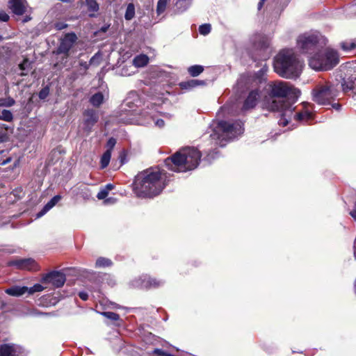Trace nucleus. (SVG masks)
<instances>
[{
  "label": "nucleus",
  "instance_id": "obj_1",
  "mask_svg": "<svg viewBox=\"0 0 356 356\" xmlns=\"http://www.w3.org/2000/svg\"><path fill=\"white\" fill-rule=\"evenodd\" d=\"M266 93L262 107L270 112L279 113L280 125L286 127L291 119L292 104L300 95V90L282 81H270L264 88Z\"/></svg>",
  "mask_w": 356,
  "mask_h": 356
},
{
  "label": "nucleus",
  "instance_id": "obj_2",
  "mask_svg": "<svg viewBox=\"0 0 356 356\" xmlns=\"http://www.w3.org/2000/svg\"><path fill=\"white\" fill-rule=\"evenodd\" d=\"M166 172L158 167H151L139 172L134 177L132 190L138 197L153 198L167 186Z\"/></svg>",
  "mask_w": 356,
  "mask_h": 356
},
{
  "label": "nucleus",
  "instance_id": "obj_3",
  "mask_svg": "<svg viewBox=\"0 0 356 356\" xmlns=\"http://www.w3.org/2000/svg\"><path fill=\"white\" fill-rule=\"evenodd\" d=\"M201 152L195 147H186L175 152L164 160L165 165L170 170L186 172L195 169L200 164Z\"/></svg>",
  "mask_w": 356,
  "mask_h": 356
},
{
  "label": "nucleus",
  "instance_id": "obj_4",
  "mask_svg": "<svg viewBox=\"0 0 356 356\" xmlns=\"http://www.w3.org/2000/svg\"><path fill=\"white\" fill-rule=\"evenodd\" d=\"M298 66L299 61L293 49H282L274 58V71L282 78L297 77L299 74Z\"/></svg>",
  "mask_w": 356,
  "mask_h": 356
},
{
  "label": "nucleus",
  "instance_id": "obj_5",
  "mask_svg": "<svg viewBox=\"0 0 356 356\" xmlns=\"http://www.w3.org/2000/svg\"><path fill=\"white\" fill-rule=\"evenodd\" d=\"M338 63V53L328 48L318 50L309 60V66L315 70H330Z\"/></svg>",
  "mask_w": 356,
  "mask_h": 356
},
{
  "label": "nucleus",
  "instance_id": "obj_6",
  "mask_svg": "<svg viewBox=\"0 0 356 356\" xmlns=\"http://www.w3.org/2000/svg\"><path fill=\"white\" fill-rule=\"evenodd\" d=\"M336 93L330 83L317 84L312 90V99L319 105H328L334 100Z\"/></svg>",
  "mask_w": 356,
  "mask_h": 356
},
{
  "label": "nucleus",
  "instance_id": "obj_7",
  "mask_svg": "<svg viewBox=\"0 0 356 356\" xmlns=\"http://www.w3.org/2000/svg\"><path fill=\"white\" fill-rule=\"evenodd\" d=\"M298 45L300 48L302 53L312 54L315 51H318L319 39L315 35H302L297 40Z\"/></svg>",
  "mask_w": 356,
  "mask_h": 356
},
{
  "label": "nucleus",
  "instance_id": "obj_8",
  "mask_svg": "<svg viewBox=\"0 0 356 356\" xmlns=\"http://www.w3.org/2000/svg\"><path fill=\"white\" fill-rule=\"evenodd\" d=\"M7 265L20 270L36 272L40 269L39 264L33 258H17L8 261Z\"/></svg>",
  "mask_w": 356,
  "mask_h": 356
},
{
  "label": "nucleus",
  "instance_id": "obj_9",
  "mask_svg": "<svg viewBox=\"0 0 356 356\" xmlns=\"http://www.w3.org/2000/svg\"><path fill=\"white\" fill-rule=\"evenodd\" d=\"M76 40L77 36L74 32L65 34L64 37L61 38L55 53L57 55L63 54L64 58H68L70 55V51L76 43Z\"/></svg>",
  "mask_w": 356,
  "mask_h": 356
},
{
  "label": "nucleus",
  "instance_id": "obj_10",
  "mask_svg": "<svg viewBox=\"0 0 356 356\" xmlns=\"http://www.w3.org/2000/svg\"><path fill=\"white\" fill-rule=\"evenodd\" d=\"M256 52L253 56L254 61L267 60L270 57V42L266 38H261L255 43Z\"/></svg>",
  "mask_w": 356,
  "mask_h": 356
},
{
  "label": "nucleus",
  "instance_id": "obj_11",
  "mask_svg": "<svg viewBox=\"0 0 356 356\" xmlns=\"http://www.w3.org/2000/svg\"><path fill=\"white\" fill-rule=\"evenodd\" d=\"M66 281L65 275L57 270H52L43 275L40 282L42 284H51L54 288L63 286Z\"/></svg>",
  "mask_w": 356,
  "mask_h": 356
},
{
  "label": "nucleus",
  "instance_id": "obj_12",
  "mask_svg": "<svg viewBox=\"0 0 356 356\" xmlns=\"http://www.w3.org/2000/svg\"><path fill=\"white\" fill-rule=\"evenodd\" d=\"M243 124L241 121L229 122L227 121L221 120L218 123V128H219L220 130L232 137H235L243 133Z\"/></svg>",
  "mask_w": 356,
  "mask_h": 356
},
{
  "label": "nucleus",
  "instance_id": "obj_13",
  "mask_svg": "<svg viewBox=\"0 0 356 356\" xmlns=\"http://www.w3.org/2000/svg\"><path fill=\"white\" fill-rule=\"evenodd\" d=\"M260 97L259 91L257 89L251 90L243 102L241 111L245 112L252 110L257 106Z\"/></svg>",
  "mask_w": 356,
  "mask_h": 356
},
{
  "label": "nucleus",
  "instance_id": "obj_14",
  "mask_svg": "<svg viewBox=\"0 0 356 356\" xmlns=\"http://www.w3.org/2000/svg\"><path fill=\"white\" fill-rule=\"evenodd\" d=\"M141 287L145 289H156L164 284V281L145 275L140 278Z\"/></svg>",
  "mask_w": 356,
  "mask_h": 356
},
{
  "label": "nucleus",
  "instance_id": "obj_15",
  "mask_svg": "<svg viewBox=\"0 0 356 356\" xmlns=\"http://www.w3.org/2000/svg\"><path fill=\"white\" fill-rule=\"evenodd\" d=\"M26 0H9L8 6L13 13L17 15H23L26 10Z\"/></svg>",
  "mask_w": 356,
  "mask_h": 356
},
{
  "label": "nucleus",
  "instance_id": "obj_16",
  "mask_svg": "<svg viewBox=\"0 0 356 356\" xmlns=\"http://www.w3.org/2000/svg\"><path fill=\"white\" fill-rule=\"evenodd\" d=\"M83 124L86 129L90 130L92 127L97 122L99 117L96 111L93 109H86L83 112Z\"/></svg>",
  "mask_w": 356,
  "mask_h": 356
},
{
  "label": "nucleus",
  "instance_id": "obj_17",
  "mask_svg": "<svg viewBox=\"0 0 356 356\" xmlns=\"http://www.w3.org/2000/svg\"><path fill=\"white\" fill-rule=\"evenodd\" d=\"M19 349L13 343L0 344V356H19Z\"/></svg>",
  "mask_w": 356,
  "mask_h": 356
},
{
  "label": "nucleus",
  "instance_id": "obj_18",
  "mask_svg": "<svg viewBox=\"0 0 356 356\" xmlns=\"http://www.w3.org/2000/svg\"><path fill=\"white\" fill-rule=\"evenodd\" d=\"M341 86L345 92L353 91L354 94H356V71H354V73L348 78H343Z\"/></svg>",
  "mask_w": 356,
  "mask_h": 356
},
{
  "label": "nucleus",
  "instance_id": "obj_19",
  "mask_svg": "<svg viewBox=\"0 0 356 356\" xmlns=\"http://www.w3.org/2000/svg\"><path fill=\"white\" fill-rule=\"evenodd\" d=\"M28 286L15 285L5 290V293L14 297H19L27 293Z\"/></svg>",
  "mask_w": 356,
  "mask_h": 356
},
{
  "label": "nucleus",
  "instance_id": "obj_20",
  "mask_svg": "<svg viewBox=\"0 0 356 356\" xmlns=\"http://www.w3.org/2000/svg\"><path fill=\"white\" fill-rule=\"evenodd\" d=\"M87 10L89 13L90 17H96L97 13L99 10V5L96 0H85Z\"/></svg>",
  "mask_w": 356,
  "mask_h": 356
},
{
  "label": "nucleus",
  "instance_id": "obj_21",
  "mask_svg": "<svg viewBox=\"0 0 356 356\" xmlns=\"http://www.w3.org/2000/svg\"><path fill=\"white\" fill-rule=\"evenodd\" d=\"M204 81H199L196 79H191L186 81H181L179 83V86L181 90H190L198 86L204 85Z\"/></svg>",
  "mask_w": 356,
  "mask_h": 356
},
{
  "label": "nucleus",
  "instance_id": "obj_22",
  "mask_svg": "<svg viewBox=\"0 0 356 356\" xmlns=\"http://www.w3.org/2000/svg\"><path fill=\"white\" fill-rule=\"evenodd\" d=\"M61 199V196L59 195L53 197L43 207L42 211L38 213V216H41L44 214L47 211L54 207L58 201Z\"/></svg>",
  "mask_w": 356,
  "mask_h": 356
},
{
  "label": "nucleus",
  "instance_id": "obj_23",
  "mask_svg": "<svg viewBox=\"0 0 356 356\" xmlns=\"http://www.w3.org/2000/svg\"><path fill=\"white\" fill-rule=\"evenodd\" d=\"M104 95L101 92H98L92 95L90 98V103L95 107H99L104 102Z\"/></svg>",
  "mask_w": 356,
  "mask_h": 356
},
{
  "label": "nucleus",
  "instance_id": "obj_24",
  "mask_svg": "<svg viewBox=\"0 0 356 356\" xmlns=\"http://www.w3.org/2000/svg\"><path fill=\"white\" fill-rule=\"evenodd\" d=\"M340 47L344 51H350L356 49V40H348L340 43Z\"/></svg>",
  "mask_w": 356,
  "mask_h": 356
},
{
  "label": "nucleus",
  "instance_id": "obj_25",
  "mask_svg": "<svg viewBox=\"0 0 356 356\" xmlns=\"http://www.w3.org/2000/svg\"><path fill=\"white\" fill-rule=\"evenodd\" d=\"M204 71V67L200 65H195L188 68V72L191 76L195 77Z\"/></svg>",
  "mask_w": 356,
  "mask_h": 356
},
{
  "label": "nucleus",
  "instance_id": "obj_26",
  "mask_svg": "<svg viewBox=\"0 0 356 356\" xmlns=\"http://www.w3.org/2000/svg\"><path fill=\"white\" fill-rule=\"evenodd\" d=\"M135 16V6L133 3H130L127 5L126 12L124 14V18L126 20H131Z\"/></svg>",
  "mask_w": 356,
  "mask_h": 356
},
{
  "label": "nucleus",
  "instance_id": "obj_27",
  "mask_svg": "<svg viewBox=\"0 0 356 356\" xmlns=\"http://www.w3.org/2000/svg\"><path fill=\"white\" fill-rule=\"evenodd\" d=\"M13 119H14L13 114L9 110L3 109L0 113V120H3V121L8 122H10L13 120Z\"/></svg>",
  "mask_w": 356,
  "mask_h": 356
},
{
  "label": "nucleus",
  "instance_id": "obj_28",
  "mask_svg": "<svg viewBox=\"0 0 356 356\" xmlns=\"http://www.w3.org/2000/svg\"><path fill=\"white\" fill-rule=\"evenodd\" d=\"M112 265V261L105 257H99L95 263V266L97 268H105Z\"/></svg>",
  "mask_w": 356,
  "mask_h": 356
},
{
  "label": "nucleus",
  "instance_id": "obj_29",
  "mask_svg": "<svg viewBox=\"0 0 356 356\" xmlns=\"http://www.w3.org/2000/svg\"><path fill=\"white\" fill-rule=\"evenodd\" d=\"M111 157V153L109 152V150H106L101 157L100 164L102 168H105L108 165Z\"/></svg>",
  "mask_w": 356,
  "mask_h": 356
},
{
  "label": "nucleus",
  "instance_id": "obj_30",
  "mask_svg": "<svg viewBox=\"0 0 356 356\" xmlns=\"http://www.w3.org/2000/svg\"><path fill=\"white\" fill-rule=\"evenodd\" d=\"M148 57L146 55H140L134 58V63L136 66L143 67L148 63Z\"/></svg>",
  "mask_w": 356,
  "mask_h": 356
},
{
  "label": "nucleus",
  "instance_id": "obj_31",
  "mask_svg": "<svg viewBox=\"0 0 356 356\" xmlns=\"http://www.w3.org/2000/svg\"><path fill=\"white\" fill-rule=\"evenodd\" d=\"M101 314L112 321H118L120 320V316L118 314L113 312H103Z\"/></svg>",
  "mask_w": 356,
  "mask_h": 356
},
{
  "label": "nucleus",
  "instance_id": "obj_32",
  "mask_svg": "<svg viewBox=\"0 0 356 356\" xmlns=\"http://www.w3.org/2000/svg\"><path fill=\"white\" fill-rule=\"evenodd\" d=\"M311 118H312V114H311V113H309L308 111L297 113L294 116V118L298 121H302V120H309Z\"/></svg>",
  "mask_w": 356,
  "mask_h": 356
},
{
  "label": "nucleus",
  "instance_id": "obj_33",
  "mask_svg": "<svg viewBox=\"0 0 356 356\" xmlns=\"http://www.w3.org/2000/svg\"><path fill=\"white\" fill-rule=\"evenodd\" d=\"M15 104V99L10 97L8 98H0V106L11 107Z\"/></svg>",
  "mask_w": 356,
  "mask_h": 356
},
{
  "label": "nucleus",
  "instance_id": "obj_34",
  "mask_svg": "<svg viewBox=\"0 0 356 356\" xmlns=\"http://www.w3.org/2000/svg\"><path fill=\"white\" fill-rule=\"evenodd\" d=\"M168 1V0H159L156 6V13L158 15H161L165 10Z\"/></svg>",
  "mask_w": 356,
  "mask_h": 356
},
{
  "label": "nucleus",
  "instance_id": "obj_35",
  "mask_svg": "<svg viewBox=\"0 0 356 356\" xmlns=\"http://www.w3.org/2000/svg\"><path fill=\"white\" fill-rule=\"evenodd\" d=\"M44 289V287L40 284H35L31 287H28L27 293L30 295L33 294L35 292H40Z\"/></svg>",
  "mask_w": 356,
  "mask_h": 356
},
{
  "label": "nucleus",
  "instance_id": "obj_36",
  "mask_svg": "<svg viewBox=\"0 0 356 356\" xmlns=\"http://www.w3.org/2000/svg\"><path fill=\"white\" fill-rule=\"evenodd\" d=\"M211 26L209 24H204L199 26V32L201 35H206L211 32Z\"/></svg>",
  "mask_w": 356,
  "mask_h": 356
},
{
  "label": "nucleus",
  "instance_id": "obj_37",
  "mask_svg": "<svg viewBox=\"0 0 356 356\" xmlns=\"http://www.w3.org/2000/svg\"><path fill=\"white\" fill-rule=\"evenodd\" d=\"M49 90H50V89H49V86H44L39 92V94H38L39 98L40 99H46L48 97L49 94Z\"/></svg>",
  "mask_w": 356,
  "mask_h": 356
},
{
  "label": "nucleus",
  "instance_id": "obj_38",
  "mask_svg": "<svg viewBox=\"0 0 356 356\" xmlns=\"http://www.w3.org/2000/svg\"><path fill=\"white\" fill-rule=\"evenodd\" d=\"M116 143H117V141H116L115 138H114L113 137L110 138L106 143V148H107L106 150H109V152L111 153Z\"/></svg>",
  "mask_w": 356,
  "mask_h": 356
},
{
  "label": "nucleus",
  "instance_id": "obj_39",
  "mask_svg": "<svg viewBox=\"0 0 356 356\" xmlns=\"http://www.w3.org/2000/svg\"><path fill=\"white\" fill-rule=\"evenodd\" d=\"M108 195V191H106L104 188H102L99 192L97 195V197L98 200H104L105 199Z\"/></svg>",
  "mask_w": 356,
  "mask_h": 356
},
{
  "label": "nucleus",
  "instance_id": "obj_40",
  "mask_svg": "<svg viewBox=\"0 0 356 356\" xmlns=\"http://www.w3.org/2000/svg\"><path fill=\"white\" fill-rule=\"evenodd\" d=\"M9 15L4 11H0V21L6 22L9 20Z\"/></svg>",
  "mask_w": 356,
  "mask_h": 356
},
{
  "label": "nucleus",
  "instance_id": "obj_41",
  "mask_svg": "<svg viewBox=\"0 0 356 356\" xmlns=\"http://www.w3.org/2000/svg\"><path fill=\"white\" fill-rule=\"evenodd\" d=\"M188 269L192 270L193 268H198L200 266V262L196 260H193L188 263Z\"/></svg>",
  "mask_w": 356,
  "mask_h": 356
},
{
  "label": "nucleus",
  "instance_id": "obj_42",
  "mask_svg": "<svg viewBox=\"0 0 356 356\" xmlns=\"http://www.w3.org/2000/svg\"><path fill=\"white\" fill-rule=\"evenodd\" d=\"M218 150L217 149H213V151H211L207 155V159L209 160L210 159H215L216 155L218 154Z\"/></svg>",
  "mask_w": 356,
  "mask_h": 356
},
{
  "label": "nucleus",
  "instance_id": "obj_43",
  "mask_svg": "<svg viewBox=\"0 0 356 356\" xmlns=\"http://www.w3.org/2000/svg\"><path fill=\"white\" fill-rule=\"evenodd\" d=\"M79 297L84 301H86L88 299V294L85 291H80L78 293Z\"/></svg>",
  "mask_w": 356,
  "mask_h": 356
},
{
  "label": "nucleus",
  "instance_id": "obj_44",
  "mask_svg": "<svg viewBox=\"0 0 356 356\" xmlns=\"http://www.w3.org/2000/svg\"><path fill=\"white\" fill-rule=\"evenodd\" d=\"M127 154L124 150L122 151L120 154L119 159H120L121 164H124L126 161Z\"/></svg>",
  "mask_w": 356,
  "mask_h": 356
},
{
  "label": "nucleus",
  "instance_id": "obj_45",
  "mask_svg": "<svg viewBox=\"0 0 356 356\" xmlns=\"http://www.w3.org/2000/svg\"><path fill=\"white\" fill-rule=\"evenodd\" d=\"M28 65H29L28 60L25 59L22 63L19 65V69L22 70H25Z\"/></svg>",
  "mask_w": 356,
  "mask_h": 356
},
{
  "label": "nucleus",
  "instance_id": "obj_46",
  "mask_svg": "<svg viewBox=\"0 0 356 356\" xmlns=\"http://www.w3.org/2000/svg\"><path fill=\"white\" fill-rule=\"evenodd\" d=\"M67 27V24L64 23H57L56 24V28L57 30H62Z\"/></svg>",
  "mask_w": 356,
  "mask_h": 356
},
{
  "label": "nucleus",
  "instance_id": "obj_47",
  "mask_svg": "<svg viewBox=\"0 0 356 356\" xmlns=\"http://www.w3.org/2000/svg\"><path fill=\"white\" fill-rule=\"evenodd\" d=\"M350 215L351 216V217H352L355 220H356V200H355V204H354V208H353V209L350 212Z\"/></svg>",
  "mask_w": 356,
  "mask_h": 356
},
{
  "label": "nucleus",
  "instance_id": "obj_48",
  "mask_svg": "<svg viewBox=\"0 0 356 356\" xmlns=\"http://www.w3.org/2000/svg\"><path fill=\"white\" fill-rule=\"evenodd\" d=\"M104 188L108 191V193L109 192V191H111L114 188V185H113L112 184H107L104 187Z\"/></svg>",
  "mask_w": 356,
  "mask_h": 356
},
{
  "label": "nucleus",
  "instance_id": "obj_49",
  "mask_svg": "<svg viewBox=\"0 0 356 356\" xmlns=\"http://www.w3.org/2000/svg\"><path fill=\"white\" fill-rule=\"evenodd\" d=\"M7 136L6 134L0 132V143L6 141Z\"/></svg>",
  "mask_w": 356,
  "mask_h": 356
},
{
  "label": "nucleus",
  "instance_id": "obj_50",
  "mask_svg": "<svg viewBox=\"0 0 356 356\" xmlns=\"http://www.w3.org/2000/svg\"><path fill=\"white\" fill-rule=\"evenodd\" d=\"M268 67L266 65H264L263 67L258 72V73L263 74L265 72L267 71Z\"/></svg>",
  "mask_w": 356,
  "mask_h": 356
},
{
  "label": "nucleus",
  "instance_id": "obj_51",
  "mask_svg": "<svg viewBox=\"0 0 356 356\" xmlns=\"http://www.w3.org/2000/svg\"><path fill=\"white\" fill-rule=\"evenodd\" d=\"M332 108H334V109H336V110L339 111V110H340V108H341V104H338V103H334V104H332Z\"/></svg>",
  "mask_w": 356,
  "mask_h": 356
},
{
  "label": "nucleus",
  "instance_id": "obj_52",
  "mask_svg": "<svg viewBox=\"0 0 356 356\" xmlns=\"http://www.w3.org/2000/svg\"><path fill=\"white\" fill-rule=\"evenodd\" d=\"M265 2L264 1H262L261 0H259V3H258V5H257V8L259 10H260L264 5Z\"/></svg>",
  "mask_w": 356,
  "mask_h": 356
},
{
  "label": "nucleus",
  "instance_id": "obj_53",
  "mask_svg": "<svg viewBox=\"0 0 356 356\" xmlns=\"http://www.w3.org/2000/svg\"><path fill=\"white\" fill-rule=\"evenodd\" d=\"M265 2L264 1H262L261 0H259V3H258V5H257V8L259 10H260L264 5Z\"/></svg>",
  "mask_w": 356,
  "mask_h": 356
},
{
  "label": "nucleus",
  "instance_id": "obj_54",
  "mask_svg": "<svg viewBox=\"0 0 356 356\" xmlns=\"http://www.w3.org/2000/svg\"><path fill=\"white\" fill-rule=\"evenodd\" d=\"M164 121L162 119H159L156 124L159 127H163L164 125Z\"/></svg>",
  "mask_w": 356,
  "mask_h": 356
},
{
  "label": "nucleus",
  "instance_id": "obj_55",
  "mask_svg": "<svg viewBox=\"0 0 356 356\" xmlns=\"http://www.w3.org/2000/svg\"><path fill=\"white\" fill-rule=\"evenodd\" d=\"M31 19V17H29V16H26L24 17V19H23V22H27L28 21H29Z\"/></svg>",
  "mask_w": 356,
  "mask_h": 356
},
{
  "label": "nucleus",
  "instance_id": "obj_56",
  "mask_svg": "<svg viewBox=\"0 0 356 356\" xmlns=\"http://www.w3.org/2000/svg\"><path fill=\"white\" fill-rule=\"evenodd\" d=\"M107 29H108V27H102V31L103 32H106V31H107Z\"/></svg>",
  "mask_w": 356,
  "mask_h": 356
},
{
  "label": "nucleus",
  "instance_id": "obj_57",
  "mask_svg": "<svg viewBox=\"0 0 356 356\" xmlns=\"http://www.w3.org/2000/svg\"><path fill=\"white\" fill-rule=\"evenodd\" d=\"M3 40V36L0 35V42L2 41Z\"/></svg>",
  "mask_w": 356,
  "mask_h": 356
},
{
  "label": "nucleus",
  "instance_id": "obj_58",
  "mask_svg": "<svg viewBox=\"0 0 356 356\" xmlns=\"http://www.w3.org/2000/svg\"><path fill=\"white\" fill-rule=\"evenodd\" d=\"M10 159H7L6 161H4L3 163L5 164L9 161Z\"/></svg>",
  "mask_w": 356,
  "mask_h": 356
},
{
  "label": "nucleus",
  "instance_id": "obj_59",
  "mask_svg": "<svg viewBox=\"0 0 356 356\" xmlns=\"http://www.w3.org/2000/svg\"><path fill=\"white\" fill-rule=\"evenodd\" d=\"M3 127H4L5 129H7V127H6V124H3Z\"/></svg>",
  "mask_w": 356,
  "mask_h": 356
},
{
  "label": "nucleus",
  "instance_id": "obj_60",
  "mask_svg": "<svg viewBox=\"0 0 356 356\" xmlns=\"http://www.w3.org/2000/svg\"><path fill=\"white\" fill-rule=\"evenodd\" d=\"M26 74H24V73H22L21 75L24 76V75H26Z\"/></svg>",
  "mask_w": 356,
  "mask_h": 356
},
{
  "label": "nucleus",
  "instance_id": "obj_61",
  "mask_svg": "<svg viewBox=\"0 0 356 356\" xmlns=\"http://www.w3.org/2000/svg\"><path fill=\"white\" fill-rule=\"evenodd\" d=\"M261 1L266 2V0H261Z\"/></svg>",
  "mask_w": 356,
  "mask_h": 356
}]
</instances>
